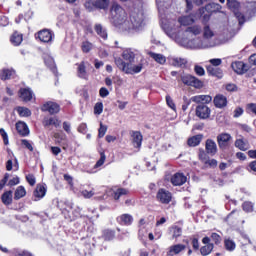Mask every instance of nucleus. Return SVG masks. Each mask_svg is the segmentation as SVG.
Returning a JSON list of instances; mask_svg holds the SVG:
<instances>
[{"mask_svg": "<svg viewBox=\"0 0 256 256\" xmlns=\"http://www.w3.org/2000/svg\"><path fill=\"white\" fill-rule=\"evenodd\" d=\"M112 21L117 29L127 33H137L145 27V14L141 10H133L127 19V12L118 4H113L111 8Z\"/></svg>", "mask_w": 256, "mask_h": 256, "instance_id": "obj_1", "label": "nucleus"}, {"mask_svg": "<svg viewBox=\"0 0 256 256\" xmlns=\"http://www.w3.org/2000/svg\"><path fill=\"white\" fill-rule=\"evenodd\" d=\"M215 37V32L211 30L209 25H205L203 28V39H194L190 40L186 43H183V47H187L189 49H209L211 47H215V42L211 41Z\"/></svg>", "mask_w": 256, "mask_h": 256, "instance_id": "obj_2", "label": "nucleus"}, {"mask_svg": "<svg viewBox=\"0 0 256 256\" xmlns=\"http://www.w3.org/2000/svg\"><path fill=\"white\" fill-rule=\"evenodd\" d=\"M181 81L184 85L195 87V89H201V87H203V82L191 74L182 75Z\"/></svg>", "mask_w": 256, "mask_h": 256, "instance_id": "obj_3", "label": "nucleus"}, {"mask_svg": "<svg viewBox=\"0 0 256 256\" xmlns=\"http://www.w3.org/2000/svg\"><path fill=\"white\" fill-rule=\"evenodd\" d=\"M157 201L162 203L163 205H169L171 201H173V194L166 189H159L156 195Z\"/></svg>", "mask_w": 256, "mask_h": 256, "instance_id": "obj_4", "label": "nucleus"}, {"mask_svg": "<svg viewBox=\"0 0 256 256\" xmlns=\"http://www.w3.org/2000/svg\"><path fill=\"white\" fill-rule=\"evenodd\" d=\"M195 113L199 119H209L211 117V108L205 103H201L196 106Z\"/></svg>", "mask_w": 256, "mask_h": 256, "instance_id": "obj_5", "label": "nucleus"}, {"mask_svg": "<svg viewBox=\"0 0 256 256\" xmlns=\"http://www.w3.org/2000/svg\"><path fill=\"white\" fill-rule=\"evenodd\" d=\"M187 249L185 244H173L169 246L166 250V256H177L181 255L183 251Z\"/></svg>", "mask_w": 256, "mask_h": 256, "instance_id": "obj_6", "label": "nucleus"}, {"mask_svg": "<svg viewBox=\"0 0 256 256\" xmlns=\"http://www.w3.org/2000/svg\"><path fill=\"white\" fill-rule=\"evenodd\" d=\"M139 55V51L132 49V48H127L122 52V58L124 61H127V64H133L135 63V57Z\"/></svg>", "mask_w": 256, "mask_h": 256, "instance_id": "obj_7", "label": "nucleus"}, {"mask_svg": "<svg viewBox=\"0 0 256 256\" xmlns=\"http://www.w3.org/2000/svg\"><path fill=\"white\" fill-rule=\"evenodd\" d=\"M35 37L42 43H51L53 41V32L49 29H43L35 34Z\"/></svg>", "mask_w": 256, "mask_h": 256, "instance_id": "obj_8", "label": "nucleus"}, {"mask_svg": "<svg viewBox=\"0 0 256 256\" xmlns=\"http://www.w3.org/2000/svg\"><path fill=\"white\" fill-rule=\"evenodd\" d=\"M131 141L133 144V147L135 149H141V145L143 143V134H141L140 131H132L130 132Z\"/></svg>", "mask_w": 256, "mask_h": 256, "instance_id": "obj_9", "label": "nucleus"}, {"mask_svg": "<svg viewBox=\"0 0 256 256\" xmlns=\"http://www.w3.org/2000/svg\"><path fill=\"white\" fill-rule=\"evenodd\" d=\"M231 67L235 73L238 75H243L244 73H247L249 71V66L247 64H244L242 61H236L231 64Z\"/></svg>", "mask_w": 256, "mask_h": 256, "instance_id": "obj_10", "label": "nucleus"}, {"mask_svg": "<svg viewBox=\"0 0 256 256\" xmlns=\"http://www.w3.org/2000/svg\"><path fill=\"white\" fill-rule=\"evenodd\" d=\"M41 111L48 112L50 115H55V113H59V104L55 102H46L41 107Z\"/></svg>", "mask_w": 256, "mask_h": 256, "instance_id": "obj_11", "label": "nucleus"}, {"mask_svg": "<svg viewBox=\"0 0 256 256\" xmlns=\"http://www.w3.org/2000/svg\"><path fill=\"white\" fill-rule=\"evenodd\" d=\"M213 103L217 109H225V106L228 103L227 97L223 94H217L214 97Z\"/></svg>", "mask_w": 256, "mask_h": 256, "instance_id": "obj_12", "label": "nucleus"}, {"mask_svg": "<svg viewBox=\"0 0 256 256\" xmlns=\"http://www.w3.org/2000/svg\"><path fill=\"white\" fill-rule=\"evenodd\" d=\"M77 65V77H79V79H84L85 81H87V79H89V73L87 72V67L85 66V62L82 61Z\"/></svg>", "mask_w": 256, "mask_h": 256, "instance_id": "obj_13", "label": "nucleus"}, {"mask_svg": "<svg viewBox=\"0 0 256 256\" xmlns=\"http://www.w3.org/2000/svg\"><path fill=\"white\" fill-rule=\"evenodd\" d=\"M171 183L174 186H181L187 183V177L183 173H176L171 177Z\"/></svg>", "mask_w": 256, "mask_h": 256, "instance_id": "obj_14", "label": "nucleus"}, {"mask_svg": "<svg viewBox=\"0 0 256 256\" xmlns=\"http://www.w3.org/2000/svg\"><path fill=\"white\" fill-rule=\"evenodd\" d=\"M218 145L221 149H227L229 141H231V135L224 133L217 136Z\"/></svg>", "mask_w": 256, "mask_h": 256, "instance_id": "obj_15", "label": "nucleus"}, {"mask_svg": "<svg viewBox=\"0 0 256 256\" xmlns=\"http://www.w3.org/2000/svg\"><path fill=\"white\" fill-rule=\"evenodd\" d=\"M19 97L24 101L25 103H29L31 99H33V91L29 88H21L19 90Z\"/></svg>", "mask_w": 256, "mask_h": 256, "instance_id": "obj_16", "label": "nucleus"}, {"mask_svg": "<svg viewBox=\"0 0 256 256\" xmlns=\"http://www.w3.org/2000/svg\"><path fill=\"white\" fill-rule=\"evenodd\" d=\"M190 101L193 103H198V105H201V103H211L213 101V98L210 95H196L191 97Z\"/></svg>", "mask_w": 256, "mask_h": 256, "instance_id": "obj_17", "label": "nucleus"}, {"mask_svg": "<svg viewBox=\"0 0 256 256\" xmlns=\"http://www.w3.org/2000/svg\"><path fill=\"white\" fill-rule=\"evenodd\" d=\"M44 127H54L55 129L61 127V121L57 117L45 118L43 121Z\"/></svg>", "mask_w": 256, "mask_h": 256, "instance_id": "obj_18", "label": "nucleus"}, {"mask_svg": "<svg viewBox=\"0 0 256 256\" xmlns=\"http://www.w3.org/2000/svg\"><path fill=\"white\" fill-rule=\"evenodd\" d=\"M149 57L153 59L159 65H165L167 63V57L163 54L155 53V52H148Z\"/></svg>", "mask_w": 256, "mask_h": 256, "instance_id": "obj_19", "label": "nucleus"}, {"mask_svg": "<svg viewBox=\"0 0 256 256\" xmlns=\"http://www.w3.org/2000/svg\"><path fill=\"white\" fill-rule=\"evenodd\" d=\"M143 71V63L140 62L137 65L128 64V68L126 70L127 75H135L137 73H141Z\"/></svg>", "mask_w": 256, "mask_h": 256, "instance_id": "obj_20", "label": "nucleus"}, {"mask_svg": "<svg viewBox=\"0 0 256 256\" xmlns=\"http://www.w3.org/2000/svg\"><path fill=\"white\" fill-rule=\"evenodd\" d=\"M47 193V188L43 184H38L36 189L34 190V197L36 198L35 201L39 199H43Z\"/></svg>", "mask_w": 256, "mask_h": 256, "instance_id": "obj_21", "label": "nucleus"}, {"mask_svg": "<svg viewBox=\"0 0 256 256\" xmlns=\"http://www.w3.org/2000/svg\"><path fill=\"white\" fill-rule=\"evenodd\" d=\"M205 148L208 155L213 156L217 154V143H215V141L211 139L206 140Z\"/></svg>", "mask_w": 256, "mask_h": 256, "instance_id": "obj_22", "label": "nucleus"}, {"mask_svg": "<svg viewBox=\"0 0 256 256\" xmlns=\"http://www.w3.org/2000/svg\"><path fill=\"white\" fill-rule=\"evenodd\" d=\"M178 22L180 23V25H183L184 27L193 25V23H195V16L192 14L187 16H181L178 18Z\"/></svg>", "mask_w": 256, "mask_h": 256, "instance_id": "obj_23", "label": "nucleus"}, {"mask_svg": "<svg viewBox=\"0 0 256 256\" xmlns=\"http://www.w3.org/2000/svg\"><path fill=\"white\" fill-rule=\"evenodd\" d=\"M207 73L212 77H217L218 79L223 78V70L214 66H207Z\"/></svg>", "mask_w": 256, "mask_h": 256, "instance_id": "obj_24", "label": "nucleus"}, {"mask_svg": "<svg viewBox=\"0 0 256 256\" xmlns=\"http://www.w3.org/2000/svg\"><path fill=\"white\" fill-rule=\"evenodd\" d=\"M117 221L120 223V225H132L133 224V216L130 214H122L117 218Z\"/></svg>", "mask_w": 256, "mask_h": 256, "instance_id": "obj_25", "label": "nucleus"}, {"mask_svg": "<svg viewBox=\"0 0 256 256\" xmlns=\"http://www.w3.org/2000/svg\"><path fill=\"white\" fill-rule=\"evenodd\" d=\"M10 41L14 47H19L21 43H23V34H19V32H14L10 38Z\"/></svg>", "mask_w": 256, "mask_h": 256, "instance_id": "obj_26", "label": "nucleus"}, {"mask_svg": "<svg viewBox=\"0 0 256 256\" xmlns=\"http://www.w3.org/2000/svg\"><path fill=\"white\" fill-rule=\"evenodd\" d=\"M1 201L4 205H11L13 203V191L4 192L1 196Z\"/></svg>", "mask_w": 256, "mask_h": 256, "instance_id": "obj_27", "label": "nucleus"}, {"mask_svg": "<svg viewBox=\"0 0 256 256\" xmlns=\"http://www.w3.org/2000/svg\"><path fill=\"white\" fill-rule=\"evenodd\" d=\"M201 141H203V135L198 134L188 139V145L189 147H197V145H200Z\"/></svg>", "mask_w": 256, "mask_h": 256, "instance_id": "obj_28", "label": "nucleus"}, {"mask_svg": "<svg viewBox=\"0 0 256 256\" xmlns=\"http://www.w3.org/2000/svg\"><path fill=\"white\" fill-rule=\"evenodd\" d=\"M27 195V190H25V187L18 186L14 193V199L15 201H19V199H23Z\"/></svg>", "mask_w": 256, "mask_h": 256, "instance_id": "obj_29", "label": "nucleus"}, {"mask_svg": "<svg viewBox=\"0 0 256 256\" xmlns=\"http://www.w3.org/2000/svg\"><path fill=\"white\" fill-rule=\"evenodd\" d=\"M201 26L198 25H194V26H190L185 30L186 35H201Z\"/></svg>", "mask_w": 256, "mask_h": 256, "instance_id": "obj_30", "label": "nucleus"}, {"mask_svg": "<svg viewBox=\"0 0 256 256\" xmlns=\"http://www.w3.org/2000/svg\"><path fill=\"white\" fill-rule=\"evenodd\" d=\"M115 65L120 69V71H123L124 73H127V69L129 67V64L127 62L123 61L121 58H115Z\"/></svg>", "mask_w": 256, "mask_h": 256, "instance_id": "obj_31", "label": "nucleus"}, {"mask_svg": "<svg viewBox=\"0 0 256 256\" xmlns=\"http://www.w3.org/2000/svg\"><path fill=\"white\" fill-rule=\"evenodd\" d=\"M183 233V229L179 226H172L170 228V234L172 235V239H177V237H181Z\"/></svg>", "mask_w": 256, "mask_h": 256, "instance_id": "obj_32", "label": "nucleus"}, {"mask_svg": "<svg viewBox=\"0 0 256 256\" xmlns=\"http://www.w3.org/2000/svg\"><path fill=\"white\" fill-rule=\"evenodd\" d=\"M95 31L102 39H107V30L101 24L95 25Z\"/></svg>", "mask_w": 256, "mask_h": 256, "instance_id": "obj_33", "label": "nucleus"}, {"mask_svg": "<svg viewBox=\"0 0 256 256\" xmlns=\"http://www.w3.org/2000/svg\"><path fill=\"white\" fill-rule=\"evenodd\" d=\"M206 9L210 10L211 13H221L223 7L219 3H210L206 6Z\"/></svg>", "mask_w": 256, "mask_h": 256, "instance_id": "obj_34", "label": "nucleus"}, {"mask_svg": "<svg viewBox=\"0 0 256 256\" xmlns=\"http://www.w3.org/2000/svg\"><path fill=\"white\" fill-rule=\"evenodd\" d=\"M224 247L226 251H233L234 249H236L237 244H235V241L231 240L230 238H226L224 240Z\"/></svg>", "mask_w": 256, "mask_h": 256, "instance_id": "obj_35", "label": "nucleus"}, {"mask_svg": "<svg viewBox=\"0 0 256 256\" xmlns=\"http://www.w3.org/2000/svg\"><path fill=\"white\" fill-rule=\"evenodd\" d=\"M235 147L240 149V151H247V149H249V144L245 142L243 139H237L235 141Z\"/></svg>", "mask_w": 256, "mask_h": 256, "instance_id": "obj_36", "label": "nucleus"}, {"mask_svg": "<svg viewBox=\"0 0 256 256\" xmlns=\"http://www.w3.org/2000/svg\"><path fill=\"white\" fill-rule=\"evenodd\" d=\"M172 65L174 67H185L187 65V59L185 58H173Z\"/></svg>", "mask_w": 256, "mask_h": 256, "instance_id": "obj_37", "label": "nucleus"}, {"mask_svg": "<svg viewBox=\"0 0 256 256\" xmlns=\"http://www.w3.org/2000/svg\"><path fill=\"white\" fill-rule=\"evenodd\" d=\"M15 75V70L5 69L2 71L1 79L2 81H7V79H11Z\"/></svg>", "mask_w": 256, "mask_h": 256, "instance_id": "obj_38", "label": "nucleus"}, {"mask_svg": "<svg viewBox=\"0 0 256 256\" xmlns=\"http://www.w3.org/2000/svg\"><path fill=\"white\" fill-rule=\"evenodd\" d=\"M96 9H107L109 7V0L94 1Z\"/></svg>", "mask_w": 256, "mask_h": 256, "instance_id": "obj_39", "label": "nucleus"}, {"mask_svg": "<svg viewBox=\"0 0 256 256\" xmlns=\"http://www.w3.org/2000/svg\"><path fill=\"white\" fill-rule=\"evenodd\" d=\"M103 239L105 241H113V239H115V231H113V230H104L103 231Z\"/></svg>", "mask_w": 256, "mask_h": 256, "instance_id": "obj_40", "label": "nucleus"}, {"mask_svg": "<svg viewBox=\"0 0 256 256\" xmlns=\"http://www.w3.org/2000/svg\"><path fill=\"white\" fill-rule=\"evenodd\" d=\"M17 113L20 117H31V110H29V108L18 107Z\"/></svg>", "mask_w": 256, "mask_h": 256, "instance_id": "obj_41", "label": "nucleus"}, {"mask_svg": "<svg viewBox=\"0 0 256 256\" xmlns=\"http://www.w3.org/2000/svg\"><path fill=\"white\" fill-rule=\"evenodd\" d=\"M129 193V190L125 188L117 189V191L114 192V199L118 201V199H121L123 195H127Z\"/></svg>", "mask_w": 256, "mask_h": 256, "instance_id": "obj_42", "label": "nucleus"}, {"mask_svg": "<svg viewBox=\"0 0 256 256\" xmlns=\"http://www.w3.org/2000/svg\"><path fill=\"white\" fill-rule=\"evenodd\" d=\"M213 247H214L213 244H207V245L203 246L200 249L201 255H203V256L210 255V253L213 251Z\"/></svg>", "mask_w": 256, "mask_h": 256, "instance_id": "obj_43", "label": "nucleus"}, {"mask_svg": "<svg viewBox=\"0 0 256 256\" xmlns=\"http://www.w3.org/2000/svg\"><path fill=\"white\" fill-rule=\"evenodd\" d=\"M227 7L231 11H237L239 9V2L237 0H227Z\"/></svg>", "mask_w": 256, "mask_h": 256, "instance_id": "obj_44", "label": "nucleus"}, {"mask_svg": "<svg viewBox=\"0 0 256 256\" xmlns=\"http://www.w3.org/2000/svg\"><path fill=\"white\" fill-rule=\"evenodd\" d=\"M56 143H63L65 139H67V136L63 133V131H58L54 134Z\"/></svg>", "mask_w": 256, "mask_h": 256, "instance_id": "obj_45", "label": "nucleus"}, {"mask_svg": "<svg viewBox=\"0 0 256 256\" xmlns=\"http://www.w3.org/2000/svg\"><path fill=\"white\" fill-rule=\"evenodd\" d=\"M146 224H147V222L143 218L139 220V224H138V227H139L138 235H139V237H145V233H143V229H145Z\"/></svg>", "mask_w": 256, "mask_h": 256, "instance_id": "obj_46", "label": "nucleus"}, {"mask_svg": "<svg viewBox=\"0 0 256 256\" xmlns=\"http://www.w3.org/2000/svg\"><path fill=\"white\" fill-rule=\"evenodd\" d=\"M81 49H82L83 53H89V51H91V49H93V44L89 41H85L82 43Z\"/></svg>", "mask_w": 256, "mask_h": 256, "instance_id": "obj_47", "label": "nucleus"}, {"mask_svg": "<svg viewBox=\"0 0 256 256\" xmlns=\"http://www.w3.org/2000/svg\"><path fill=\"white\" fill-rule=\"evenodd\" d=\"M103 113V102H97L94 106V115H101Z\"/></svg>", "mask_w": 256, "mask_h": 256, "instance_id": "obj_48", "label": "nucleus"}, {"mask_svg": "<svg viewBox=\"0 0 256 256\" xmlns=\"http://www.w3.org/2000/svg\"><path fill=\"white\" fill-rule=\"evenodd\" d=\"M166 103L168 107L172 109V111H177V106H175V102H173V98H171V96L169 95L166 96Z\"/></svg>", "mask_w": 256, "mask_h": 256, "instance_id": "obj_49", "label": "nucleus"}, {"mask_svg": "<svg viewBox=\"0 0 256 256\" xmlns=\"http://www.w3.org/2000/svg\"><path fill=\"white\" fill-rule=\"evenodd\" d=\"M105 159H107V156H105V152L100 153V159L96 162L95 168L101 167L105 163Z\"/></svg>", "mask_w": 256, "mask_h": 256, "instance_id": "obj_50", "label": "nucleus"}, {"mask_svg": "<svg viewBox=\"0 0 256 256\" xmlns=\"http://www.w3.org/2000/svg\"><path fill=\"white\" fill-rule=\"evenodd\" d=\"M194 71H195L196 75H198L199 77H203V75H205V68H203L200 65H195Z\"/></svg>", "mask_w": 256, "mask_h": 256, "instance_id": "obj_51", "label": "nucleus"}, {"mask_svg": "<svg viewBox=\"0 0 256 256\" xmlns=\"http://www.w3.org/2000/svg\"><path fill=\"white\" fill-rule=\"evenodd\" d=\"M243 211H246V213H251L253 211V203L251 202H244L242 204Z\"/></svg>", "mask_w": 256, "mask_h": 256, "instance_id": "obj_52", "label": "nucleus"}, {"mask_svg": "<svg viewBox=\"0 0 256 256\" xmlns=\"http://www.w3.org/2000/svg\"><path fill=\"white\" fill-rule=\"evenodd\" d=\"M26 181L31 187H33L37 183V180L35 179V176L33 174L26 175Z\"/></svg>", "mask_w": 256, "mask_h": 256, "instance_id": "obj_53", "label": "nucleus"}, {"mask_svg": "<svg viewBox=\"0 0 256 256\" xmlns=\"http://www.w3.org/2000/svg\"><path fill=\"white\" fill-rule=\"evenodd\" d=\"M84 7L88 10V11H93L95 8V1L93 0H88L85 2Z\"/></svg>", "mask_w": 256, "mask_h": 256, "instance_id": "obj_54", "label": "nucleus"}, {"mask_svg": "<svg viewBox=\"0 0 256 256\" xmlns=\"http://www.w3.org/2000/svg\"><path fill=\"white\" fill-rule=\"evenodd\" d=\"M81 195H82V197H84V199H91V197H93V195H95V192L93 190H91V191L82 190Z\"/></svg>", "mask_w": 256, "mask_h": 256, "instance_id": "obj_55", "label": "nucleus"}, {"mask_svg": "<svg viewBox=\"0 0 256 256\" xmlns=\"http://www.w3.org/2000/svg\"><path fill=\"white\" fill-rule=\"evenodd\" d=\"M0 135L3 138L4 145H9V136L7 135V132H5L3 129H0Z\"/></svg>", "mask_w": 256, "mask_h": 256, "instance_id": "obj_56", "label": "nucleus"}, {"mask_svg": "<svg viewBox=\"0 0 256 256\" xmlns=\"http://www.w3.org/2000/svg\"><path fill=\"white\" fill-rule=\"evenodd\" d=\"M21 143L26 149H28V151H33V145H31V142L26 139H22Z\"/></svg>", "mask_w": 256, "mask_h": 256, "instance_id": "obj_57", "label": "nucleus"}, {"mask_svg": "<svg viewBox=\"0 0 256 256\" xmlns=\"http://www.w3.org/2000/svg\"><path fill=\"white\" fill-rule=\"evenodd\" d=\"M211 239H212V241H214V243L216 245H219V243H221V236L217 233H212L211 234Z\"/></svg>", "mask_w": 256, "mask_h": 256, "instance_id": "obj_58", "label": "nucleus"}, {"mask_svg": "<svg viewBox=\"0 0 256 256\" xmlns=\"http://www.w3.org/2000/svg\"><path fill=\"white\" fill-rule=\"evenodd\" d=\"M19 183H20L19 177L16 176V177L9 180L8 186L9 187H15V185H19Z\"/></svg>", "mask_w": 256, "mask_h": 256, "instance_id": "obj_59", "label": "nucleus"}, {"mask_svg": "<svg viewBox=\"0 0 256 256\" xmlns=\"http://www.w3.org/2000/svg\"><path fill=\"white\" fill-rule=\"evenodd\" d=\"M198 157H199L200 161L205 163V161H207V153H205V150H200Z\"/></svg>", "mask_w": 256, "mask_h": 256, "instance_id": "obj_60", "label": "nucleus"}, {"mask_svg": "<svg viewBox=\"0 0 256 256\" xmlns=\"http://www.w3.org/2000/svg\"><path fill=\"white\" fill-rule=\"evenodd\" d=\"M99 94H100V97L105 98L109 95V90H107V88L105 87H102L100 88Z\"/></svg>", "mask_w": 256, "mask_h": 256, "instance_id": "obj_61", "label": "nucleus"}, {"mask_svg": "<svg viewBox=\"0 0 256 256\" xmlns=\"http://www.w3.org/2000/svg\"><path fill=\"white\" fill-rule=\"evenodd\" d=\"M204 163H205V165H208V167H216L217 166L216 159L206 160Z\"/></svg>", "mask_w": 256, "mask_h": 256, "instance_id": "obj_62", "label": "nucleus"}, {"mask_svg": "<svg viewBox=\"0 0 256 256\" xmlns=\"http://www.w3.org/2000/svg\"><path fill=\"white\" fill-rule=\"evenodd\" d=\"M16 129H29L25 122L19 121L16 123Z\"/></svg>", "mask_w": 256, "mask_h": 256, "instance_id": "obj_63", "label": "nucleus"}, {"mask_svg": "<svg viewBox=\"0 0 256 256\" xmlns=\"http://www.w3.org/2000/svg\"><path fill=\"white\" fill-rule=\"evenodd\" d=\"M16 256H33V254L29 253L28 251H18L16 252Z\"/></svg>", "mask_w": 256, "mask_h": 256, "instance_id": "obj_64", "label": "nucleus"}]
</instances>
